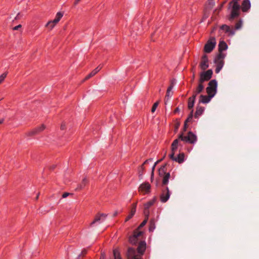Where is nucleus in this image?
Returning <instances> with one entry per match:
<instances>
[{
	"instance_id": "45",
	"label": "nucleus",
	"mask_w": 259,
	"mask_h": 259,
	"mask_svg": "<svg viewBox=\"0 0 259 259\" xmlns=\"http://www.w3.org/2000/svg\"><path fill=\"white\" fill-rule=\"evenodd\" d=\"M94 75L92 74V73L91 72L88 75H87L85 78L84 79L83 81L84 80H88V79H89L90 77L93 76Z\"/></svg>"
},
{
	"instance_id": "55",
	"label": "nucleus",
	"mask_w": 259,
	"mask_h": 259,
	"mask_svg": "<svg viewBox=\"0 0 259 259\" xmlns=\"http://www.w3.org/2000/svg\"><path fill=\"white\" fill-rule=\"evenodd\" d=\"M65 125L64 123H62L61 125V129L62 130H64L65 129Z\"/></svg>"
},
{
	"instance_id": "47",
	"label": "nucleus",
	"mask_w": 259,
	"mask_h": 259,
	"mask_svg": "<svg viewBox=\"0 0 259 259\" xmlns=\"http://www.w3.org/2000/svg\"><path fill=\"white\" fill-rule=\"evenodd\" d=\"M22 27L21 25H18L13 28V30H17Z\"/></svg>"
},
{
	"instance_id": "12",
	"label": "nucleus",
	"mask_w": 259,
	"mask_h": 259,
	"mask_svg": "<svg viewBox=\"0 0 259 259\" xmlns=\"http://www.w3.org/2000/svg\"><path fill=\"white\" fill-rule=\"evenodd\" d=\"M151 186L148 183L142 184L139 187V191L143 193H148L150 191Z\"/></svg>"
},
{
	"instance_id": "43",
	"label": "nucleus",
	"mask_w": 259,
	"mask_h": 259,
	"mask_svg": "<svg viewBox=\"0 0 259 259\" xmlns=\"http://www.w3.org/2000/svg\"><path fill=\"white\" fill-rule=\"evenodd\" d=\"M72 195V194L70 193L65 192V193H63V194L62 195V197L66 198L67 196H68L69 195Z\"/></svg>"
},
{
	"instance_id": "35",
	"label": "nucleus",
	"mask_w": 259,
	"mask_h": 259,
	"mask_svg": "<svg viewBox=\"0 0 259 259\" xmlns=\"http://www.w3.org/2000/svg\"><path fill=\"white\" fill-rule=\"evenodd\" d=\"M171 95H172V93L167 92V91L166 92V94L165 99V104H166L167 102L169 100V98L171 97Z\"/></svg>"
},
{
	"instance_id": "38",
	"label": "nucleus",
	"mask_w": 259,
	"mask_h": 259,
	"mask_svg": "<svg viewBox=\"0 0 259 259\" xmlns=\"http://www.w3.org/2000/svg\"><path fill=\"white\" fill-rule=\"evenodd\" d=\"M87 250L86 249H83L82 250V251H81V252L80 254H79V255L78 256V257H77V258H76V259H79V258H80V256H84L87 254Z\"/></svg>"
},
{
	"instance_id": "62",
	"label": "nucleus",
	"mask_w": 259,
	"mask_h": 259,
	"mask_svg": "<svg viewBox=\"0 0 259 259\" xmlns=\"http://www.w3.org/2000/svg\"><path fill=\"white\" fill-rule=\"evenodd\" d=\"M117 214V212H115L114 213V216H116Z\"/></svg>"
},
{
	"instance_id": "5",
	"label": "nucleus",
	"mask_w": 259,
	"mask_h": 259,
	"mask_svg": "<svg viewBox=\"0 0 259 259\" xmlns=\"http://www.w3.org/2000/svg\"><path fill=\"white\" fill-rule=\"evenodd\" d=\"M217 81L215 79L211 80L208 83V86L206 90L208 95H213V97L217 93Z\"/></svg>"
},
{
	"instance_id": "9",
	"label": "nucleus",
	"mask_w": 259,
	"mask_h": 259,
	"mask_svg": "<svg viewBox=\"0 0 259 259\" xmlns=\"http://www.w3.org/2000/svg\"><path fill=\"white\" fill-rule=\"evenodd\" d=\"M170 193L167 187H165V190L162 191V193L160 196V200L162 202H166L169 198Z\"/></svg>"
},
{
	"instance_id": "26",
	"label": "nucleus",
	"mask_w": 259,
	"mask_h": 259,
	"mask_svg": "<svg viewBox=\"0 0 259 259\" xmlns=\"http://www.w3.org/2000/svg\"><path fill=\"white\" fill-rule=\"evenodd\" d=\"M165 168H166V164L162 166L159 169V175L160 177H162L164 176L166 173L165 172Z\"/></svg>"
},
{
	"instance_id": "56",
	"label": "nucleus",
	"mask_w": 259,
	"mask_h": 259,
	"mask_svg": "<svg viewBox=\"0 0 259 259\" xmlns=\"http://www.w3.org/2000/svg\"><path fill=\"white\" fill-rule=\"evenodd\" d=\"M179 111H180V109H179V107H177V108H176V109L175 110L174 112H175V113H177V112H179Z\"/></svg>"
},
{
	"instance_id": "64",
	"label": "nucleus",
	"mask_w": 259,
	"mask_h": 259,
	"mask_svg": "<svg viewBox=\"0 0 259 259\" xmlns=\"http://www.w3.org/2000/svg\"><path fill=\"white\" fill-rule=\"evenodd\" d=\"M179 125V124H178L177 126H176V130L178 129Z\"/></svg>"
},
{
	"instance_id": "27",
	"label": "nucleus",
	"mask_w": 259,
	"mask_h": 259,
	"mask_svg": "<svg viewBox=\"0 0 259 259\" xmlns=\"http://www.w3.org/2000/svg\"><path fill=\"white\" fill-rule=\"evenodd\" d=\"M56 23H54L53 22V20L50 21L47 23L46 27H48L50 30H52L56 25Z\"/></svg>"
},
{
	"instance_id": "3",
	"label": "nucleus",
	"mask_w": 259,
	"mask_h": 259,
	"mask_svg": "<svg viewBox=\"0 0 259 259\" xmlns=\"http://www.w3.org/2000/svg\"><path fill=\"white\" fill-rule=\"evenodd\" d=\"M233 4L231 13L230 17H229V20L230 21L233 20L235 18H237L239 16L240 14V5L238 3L237 0H233L232 2H230L229 5L231 6Z\"/></svg>"
},
{
	"instance_id": "58",
	"label": "nucleus",
	"mask_w": 259,
	"mask_h": 259,
	"mask_svg": "<svg viewBox=\"0 0 259 259\" xmlns=\"http://www.w3.org/2000/svg\"><path fill=\"white\" fill-rule=\"evenodd\" d=\"M4 119L3 118V119H0V124H2L4 122Z\"/></svg>"
},
{
	"instance_id": "34",
	"label": "nucleus",
	"mask_w": 259,
	"mask_h": 259,
	"mask_svg": "<svg viewBox=\"0 0 259 259\" xmlns=\"http://www.w3.org/2000/svg\"><path fill=\"white\" fill-rule=\"evenodd\" d=\"M135 210L134 209V210H131V212H130V213L127 217V218H126L125 221V222H127L130 219H131L133 217V215L135 214Z\"/></svg>"
},
{
	"instance_id": "24",
	"label": "nucleus",
	"mask_w": 259,
	"mask_h": 259,
	"mask_svg": "<svg viewBox=\"0 0 259 259\" xmlns=\"http://www.w3.org/2000/svg\"><path fill=\"white\" fill-rule=\"evenodd\" d=\"M203 82H201L199 81V83L197 88L195 89V91H196L197 93H200L204 90V86L203 84Z\"/></svg>"
},
{
	"instance_id": "50",
	"label": "nucleus",
	"mask_w": 259,
	"mask_h": 259,
	"mask_svg": "<svg viewBox=\"0 0 259 259\" xmlns=\"http://www.w3.org/2000/svg\"><path fill=\"white\" fill-rule=\"evenodd\" d=\"M173 88H174V87H172V85H170V86L168 88V89H167V92H171V91L172 89H173Z\"/></svg>"
},
{
	"instance_id": "52",
	"label": "nucleus",
	"mask_w": 259,
	"mask_h": 259,
	"mask_svg": "<svg viewBox=\"0 0 259 259\" xmlns=\"http://www.w3.org/2000/svg\"><path fill=\"white\" fill-rule=\"evenodd\" d=\"M102 66H98L96 69V70L97 71V72H98L102 68Z\"/></svg>"
},
{
	"instance_id": "49",
	"label": "nucleus",
	"mask_w": 259,
	"mask_h": 259,
	"mask_svg": "<svg viewBox=\"0 0 259 259\" xmlns=\"http://www.w3.org/2000/svg\"><path fill=\"white\" fill-rule=\"evenodd\" d=\"M21 16V15L20 13H19L17 15V16H16V17H15V20L19 19L20 18Z\"/></svg>"
},
{
	"instance_id": "54",
	"label": "nucleus",
	"mask_w": 259,
	"mask_h": 259,
	"mask_svg": "<svg viewBox=\"0 0 259 259\" xmlns=\"http://www.w3.org/2000/svg\"><path fill=\"white\" fill-rule=\"evenodd\" d=\"M187 128V123H184V131H186Z\"/></svg>"
},
{
	"instance_id": "63",
	"label": "nucleus",
	"mask_w": 259,
	"mask_h": 259,
	"mask_svg": "<svg viewBox=\"0 0 259 259\" xmlns=\"http://www.w3.org/2000/svg\"><path fill=\"white\" fill-rule=\"evenodd\" d=\"M38 196H39V194H38L37 195V196L36 197V199H37L38 198Z\"/></svg>"
},
{
	"instance_id": "32",
	"label": "nucleus",
	"mask_w": 259,
	"mask_h": 259,
	"mask_svg": "<svg viewBox=\"0 0 259 259\" xmlns=\"http://www.w3.org/2000/svg\"><path fill=\"white\" fill-rule=\"evenodd\" d=\"M209 11L206 10H204L202 21H204L205 19H206L209 17Z\"/></svg>"
},
{
	"instance_id": "40",
	"label": "nucleus",
	"mask_w": 259,
	"mask_h": 259,
	"mask_svg": "<svg viewBox=\"0 0 259 259\" xmlns=\"http://www.w3.org/2000/svg\"><path fill=\"white\" fill-rule=\"evenodd\" d=\"M242 26V21L240 20L237 23H236L235 25V29H240Z\"/></svg>"
},
{
	"instance_id": "4",
	"label": "nucleus",
	"mask_w": 259,
	"mask_h": 259,
	"mask_svg": "<svg viewBox=\"0 0 259 259\" xmlns=\"http://www.w3.org/2000/svg\"><path fill=\"white\" fill-rule=\"evenodd\" d=\"M225 58V55L223 53H219L214 59V63L216 64V69L215 72L216 73H218L224 66V59Z\"/></svg>"
},
{
	"instance_id": "17",
	"label": "nucleus",
	"mask_w": 259,
	"mask_h": 259,
	"mask_svg": "<svg viewBox=\"0 0 259 259\" xmlns=\"http://www.w3.org/2000/svg\"><path fill=\"white\" fill-rule=\"evenodd\" d=\"M250 7V3L249 0H244L242 4V10L243 12L247 11Z\"/></svg>"
},
{
	"instance_id": "57",
	"label": "nucleus",
	"mask_w": 259,
	"mask_h": 259,
	"mask_svg": "<svg viewBox=\"0 0 259 259\" xmlns=\"http://www.w3.org/2000/svg\"><path fill=\"white\" fill-rule=\"evenodd\" d=\"M80 0H75V2H74V5H77L79 2L80 1Z\"/></svg>"
},
{
	"instance_id": "31",
	"label": "nucleus",
	"mask_w": 259,
	"mask_h": 259,
	"mask_svg": "<svg viewBox=\"0 0 259 259\" xmlns=\"http://www.w3.org/2000/svg\"><path fill=\"white\" fill-rule=\"evenodd\" d=\"M154 202L155 201L154 200L148 202L144 204V208H146V209H149V207L154 204Z\"/></svg>"
},
{
	"instance_id": "18",
	"label": "nucleus",
	"mask_w": 259,
	"mask_h": 259,
	"mask_svg": "<svg viewBox=\"0 0 259 259\" xmlns=\"http://www.w3.org/2000/svg\"><path fill=\"white\" fill-rule=\"evenodd\" d=\"M226 2H223L221 5L220 6H219V7H218V8L215 9L213 12V15L211 17V19L212 20H214V19H215V15H217L219 14V12L222 10V8L223 7L224 4H225Z\"/></svg>"
},
{
	"instance_id": "48",
	"label": "nucleus",
	"mask_w": 259,
	"mask_h": 259,
	"mask_svg": "<svg viewBox=\"0 0 259 259\" xmlns=\"http://www.w3.org/2000/svg\"><path fill=\"white\" fill-rule=\"evenodd\" d=\"M136 206H137V203H134L133 204V207L131 210H135V212H136Z\"/></svg>"
},
{
	"instance_id": "11",
	"label": "nucleus",
	"mask_w": 259,
	"mask_h": 259,
	"mask_svg": "<svg viewBox=\"0 0 259 259\" xmlns=\"http://www.w3.org/2000/svg\"><path fill=\"white\" fill-rule=\"evenodd\" d=\"M200 67L202 70H205L208 67V60L206 55L202 57L200 63Z\"/></svg>"
},
{
	"instance_id": "37",
	"label": "nucleus",
	"mask_w": 259,
	"mask_h": 259,
	"mask_svg": "<svg viewBox=\"0 0 259 259\" xmlns=\"http://www.w3.org/2000/svg\"><path fill=\"white\" fill-rule=\"evenodd\" d=\"M148 218H145V220L140 224V225L139 226V227H138V229L137 230H138V229H139L141 228H142L143 227H144L146 224V223H147V222L148 221Z\"/></svg>"
},
{
	"instance_id": "15",
	"label": "nucleus",
	"mask_w": 259,
	"mask_h": 259,
	"mask_svg": "<svg viewBox=\"0 0 259 259\" xmlns=\"http://www.w3.org/2000/svg\"><path fill=\"white\" fill-rule=\"evenodd\" d=\"M221 29L225 31L226 33H228L229 35H233L235 34V31L231 29L230 27L227 25H223L221 27Z\"/></svg>"
},
{
	"instance_id": "42",
	"label": "nucleus",
	"mask_w": 259,
	"mask_h": 259,
	"mask_svg": "<svg viewBox=\"0 0 259 259\" xmlns=\"http://www.w3.org/2000/svg\"><path fill=\"white\" fill-rule=\"evenodd\" d=\"M155 166H153L152 167V171H151V181L153 180V177H154V170H155Z\"/></svg>"
},
{
	"instance_id": "22",
	"label": "nucleus",
	"mask_w": 259,
	"mask_h": 259,
	"mask_svg": "<svg viewBox=\"0 0 259 259\" xmlns=\"http://www.w3.org/2000/svg\"><path fill=\"white\" fill-rule=\"evenodd\" d=\"M163 180H162V185H166L168 183V180L170 178V174L169 173H166L164 176H163Z\"/></svg>"
},
{
	"instance_id": "20",
	"label": "nucleus",
	"mask_w": 259,
	"mask_h": 259,
	"mask_svg": "<svg viewBox=\"0 0 259 259\" xmlns=\"http://www.w3.org/2000/svg\"><path fill=\"white\" fill-rule=\"evenodd\" d=\"M228 46L225 41H222L220 42L219 44V51L220 53H222V52L226 50Z\"/></svg>"
},
{
	"instance_id": "30",
	"label": "nucleus",
	"mask_w": 259,
	"mask_h": 259,
	"mask_svg": "<svg viewBox=\"0 0 259 259\" xmlns=\"http://www.w3.org/2000/svg\"><path fill=\"white\" fill-rule=\"evenodd\" d=\"M88 183V180L86 178L83 179L81 184L78 186L77 189H82Z\"/></svg>"
},
{
	"instance_id": "41",
	"label": "nucleus",
	"mask_w": 259,
	"mask_h": 259,
	"mask_svg": "<svg viewBox=\"0 0 259 259\" xmlns=\"http://www.w3.org/2000/svg\"><path fill=\"white\" fill-rule=\"evenodd\" d=\"M144 214L145 215V218H148V217H149V209H147V208L146 209V208H144Z\"/></svg>"
},
{
	"instance_id": "13",
	"label": "nucleus",
	"mask_w": 259,
	"mask_h": 259,
	"mask_svg": "<svg viewBox=\"0 0 259 259\" xmlns=\"http://www.w3.org/2000/svg\"><path fill=\"white\" fill-rule=\"evenodd\" d=\"M213 97V95H208V96H205V95H200V99H199V103H202L204 104L208 103L210 102L211 99Z\"/></svg>"
},
{
	"instance_id": "33",
	"label": "nucleus",
	"mask_w": 259,
	"mask_h": 259,
	"mask_svg": "<svg viewBox=\"0 0 259 259\" xmlns=\"http://www.w3.org/2000/svg\"><path fill=\"white\" fill-rule=\"evenodd\" d=\"M193 116V110H192L191 111L188 117L185 120V122L187 123L188 122H190L192 119Z\"/></svg>"
},
{
	"instance_id": "2",
	"label": "nucleus",
	"mask_w": 259,
	"mask_h": 259,
	"mask_svg": "<svg viewBox=\"0 0 259 259\" xmlns=\"http://www.w3.org/2000/svg\"><path fill=\"white\" fill-rule=\"evenodd\" d=\"M180 140L185 142L194 144L197 141V137L191 132H189L187 136L181 134L179 138L175 140L171 144V153H175Z\"/></svg>"
},
{
	"instance_id": "23",
	"label": "nucleus",
	"mask_w": 259,
	"mask_h": 259,
	"mask_svg": "<svg viewBox=\"0 0 259 259\" xmlns=\"http://www.w3.org/2000/svg\"><path fill=\"white\" fill-rule=\"evenodd\" d=\"M63 13L61 12H58L56 15L55 18L53 20V22L54 23L57 24L59 21L60 20L61 18L63 17Z\"/></svg>"
},
{
	"instance_id": "60",
	"label": "nucleus",
	"mask_w": 259,
	"mask_h": 259,
	"mask_svg": "<svg viewBox=\"0 0 259 259\" xmlns=\"http://www.w3.org/2000/svg\"><path fill=\"white\" fill-rule=\"evenodd\" d=\"M174 84H175L174 82V81H171V84H170V85H172V87H174Z\"/></svg>"
},
{
	"instance_id": "1",
	"label": "nucleus",
	"mask_w": 259,
	"mask_h": 259,
	"mask_svg": "<svg viewBox=\"0 0 259 259\" xmlns=\"http://www.w3.org/2000/svg\"><path fill=\"white\" fill-rule=\"evenodd\" d=\"M146 247L145 241H140L137 250L132 247L128 248L126 256L127 259H142V256L144 254Z\"/></svg>"
},
{
	"instance_id": "46",
	"label": "nucleus",
	"mask_w": 259,
	"mask_h": 259,
	"mask_svg": "<svg viewBox=\"0 0 259 259\" xmlns=\"http://www.w3.org/2000/svg\"><path fill=\"white\" fill-rule=\"evenodd\" d=\"M199 93H196V91L194 90L193 91V95L192 96V97H191V98H194V100H195L196 99V97L197 96V95Z\"/></svg>"
},
{
	"instance_id": "61",
	"label": "nucleus",
	"mask_w": 259,
	"mask_h": 259,
	"mask_svg": "<svg viewBox=\"0 0 259 259\" xmlns=\"http://www.w3.org/2000/svg\"><path fill=\"white\" fill-rule=\"evenodd\" d=\"M158 163V162H157V161L154 163V166H156V165Z\"/></svg>"
},
{
	"instance_id": "36",
	"label": "nucleus",
	"mask_w": 259,
	"mask_h": 259,
	"mask_svg": "<svg viewBox=\"0 0 259 259\" xmlns=\"http://www.w3.org/2000/svg\"><path fill=\"white\" fill-rule=\"evenodd\" d=\"M7 75V73H4L0 75V84L2 83Z\"/></svg>"
},
{
	"instance_id": "29",
	"label": "nucleus",
	"mask_w": 259,
	"mask_h": 259,
	"mask_svg": "<svg viewBox=\"0 0 259 259\" xmlns=\"http://www.w3.org/2000/svg\"><path fill=\"white\" fill-rule=\"evenodd\" d=\"M113 255L114 259H121L120 253L116 249L113 250Z\"/></svg>"
},
{
	"instance_id": "16",
	"label": "nucleus",
	"mask_w": 259,
	"mask_h": 259,
	"mask_svg": "<svg viewBox=\"0 0 259 259\" xmlns=\"http://www.w3.org/2000/svg\"><path fill=\"white\" fill-rule=\"evenodd\" d=\"M46 128L45 125L42 124L40 126L35 128L29 133V135L32 136L42 131Z\"/></svg>"
},
{
	"instance_id": "7",
	"label": "nucleus",
	"mask_w": 259,
	"mask_h": 259,
	"mask_svg": "<svg viewBox=\"0 0 259 259\" xmlns=\"http://www.w3.org/2000/svg\"><path fill=\"white\" fill-rule=\"evenodd\" d=\"M142 233V231H139L138 230H135L133 235L129 238L130 242L132 244H136L140 240Z\"/></svg>"
},
{
	"instance_id": "28",
	"label": "nucleus",
	"mask_w": 259,
	"mask_h": 259,
	"mask_svg": "<svg viewBox=\"0 0 259 259\" xmlns=\"http://www.w3.org/2000/svg\"><path fill=\"white\" fill-rule=\"evenodd\" d=\"M155 228V222L153 220H151L150 221L149 230L150 232H153Z\"/></svg>"
},
{
	"instance_id": "59",
	"label": "nucleus",
	"mask_w": 259,
	"mask_h": 259,
	"mask_svg": "<svg viewBox=\"0 0 259 259\" xmlns=\"http://www.w3.org/2000/svg\"><path fill=\"white\" fill-rule=\"evenodd\" d=\"M164 157V156L162 158L157 160V162H158V163L160 162L163 159Z\"/></svg>"
},
{
	"instance_id": "53",
	"label": "nucleus",
	"mask_w": 259,
	"mask_h": 259,
	"mask_svg": "<svg viewBox=\"0 0 259 259\" xmlns=\"http://www.w3.org/2000/svg\"><path fill=\"white\" fill-rule=\"evenodd\" d=\"M92 74L94 76L97 73H98L97 71L95 69L93 71L91 72Z\"/></svg>"
},
{
	"instance_id": "44",
	"label": "nucleus",
	"mask_w": 259,
	"mask_h": 259,
	"mask_svg": "<svg viewBox=\"0 0 259 259\" xmlns=\"http://www.w3.org/2000/svg\"><path fill=\"white\" fill-rule=\"evenodd\" d=\"M152 161V159H149L146 160L144 162V163H143V164L142 165L141 168H142L143 169H144L143 165H144V164H145L148 163L149 161Z\"/></svg>"
},
{
	"instance_id": "19",
	"label": "nucleus",
	"mask_w": 259,
	"mask_h": 259,
	"mask_svg": "<svg viewBox=\"0 0 259 259\" xmlns=\"http://www.w3.org/2000/svg\"><path fill=\"white\" fill-rule=\"evenodd\" d=\"M215 5V2L214 0H208L206 4L205 10L207 11L210 10Z\"/></svg>"
},
{
	"instance_id": "21",
	"label": "nucleus",
	"mask_w": 259,
	"mask_h": 259,
	"mask_svg": "<svg viewBox=\"0 0 259 259\" xmlns=\"http://www.w3.org/2000/svg\"><path fill=\"white\" fill-rule=\"evenodd\" d=\"M204 108L202 107L197 106L196 111L195 114V117L198 118L199 116H200L203 112Z\"/></svg>"
},
{
	"instance_id": "51",
	"label": "nucleus",
	"mask_w": 259,
	"mask_h": 259,
	"mask_svg": "<svg viewBox=\"0 0 259 259\" xmlns=\"http://www.w3.org/2000/svg\"><path fill=\"white\" fill-rule=\"evenodd\" d=\"M100 259H105V254L104 253H101Z\"/></svg>"
},
{
	"instance_id": "39",
	"label": "nucleus",
	"mask_w": 259,
	"mask_h": 259,
	"mask_svg": "<svg viewBox=\"0 0 259 259\" xmlns=\"http://www.w3.org/2000/svg\"><path fill=\"white\" fill-rule=\"evenodd\" d=\"M158 104H159V102H158V101H157V102H155V103L153 104V106H152V109H151V112H153H153H155V110H156V108L157 107V106H158Z\"/></svg>"
},
{
	"instance_id": "8",
	"label": "nucleus",
	"mask_w": 259,
	"mask_h": 259,
	"mask_svg": "<svg viewBox=\"0 0 259 259\" xmlns=\"http://www.w3.org/2000/svg\"><path fill=\"white\" fill-rule=\"evenodd\" d=\"M212 75V71L211 69H209L206 71L201 72L199 80V82L203 83L205 81L209 80L211 78Z\"/></svg>"
},
{
	"instance_id": "10",
	"label": "nucleus",
	"mask_w": 259,
	"mask_h": 259,
	"mask_svg": "<svg viewBox=\"0 0 259 259\" xmlns=\"http://www.w3.org/2000/svg\"><path fill=\"white\" fill-rule=\"evenodd\" d=\"M175 153H171L169 155L170 158L174 161H176V162H179V163H182L184 160V154L183 153H180L178 157H175Z\"/></svg>"
},
{
	"instance_id": "25",
	"label": "nucleus",
	"mask_w": 259,
	"mask_h": 259,
	"mask_svg": "<svg viewBox=\"0 0 259 259\" xmlns=\"http://www.w3.org/2000/svg\"><path fill=\"white\" fill-rule=\"evenodd\" d=\"M195 100L194 98H189L188 99V108L189 109H192L194 106Z\"/></svg>"
},
{
	"instance_id": "6",
	"label": "nucleus",
	"mask_w": 259,
	"mask_h": 259,
	"mask_svg": "<svg viewBox=\"0 0 259 259\" xmlns=\"http://www.w3.org/2000/svg\"><path fill=\"white\" fill-rule=\"evenodd\" d=\"M216 45L215 39L211 37L205 44L204 46V51L207 53H210L214 48Z\"/></svg>"
},
{
	"instance_id": "14",
	"label": "nucleus",
	"mask_w": 259,
	"mask_h": 259,
	"mask_svg": "<svg viewBox=\"0 0 259 259\" xmlns=\"http://www.w3.org/2000/svg\"><path fill=\"white\" fill-rule=\"evenodd\" d=\"M106 214L104 213H99L97 214L94 220L91 223L90 226H92L95 223L99 222L100 220H103L105 219Z\"/></svg>"
}]
</instances>
